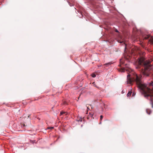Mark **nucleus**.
<instances>
[{
    "instance_id": "f257e3e1",
    "label": "nucleus",
    "mask_w": 153,
    "mask_h": 153,
    "mask_svg": "<svg viewBox=\"0 0 153 153\" xmlns=\"http://www.w3.org/2000/svg\"><path fill=\"white\" fill-rule=\"evenodd\" d=\"M131 76V74H128L127 76V84L131 85L135 82L144 97L150 100L152 107L153 108V82L150 83V88H149L141 80V75H138L136 74L133 77Z\"/></svg>"
},
{
    "instance_id": "f03ea898",
    "label": "nucleus",
    "mask_w": 153,
    "mask_h": 153,
    "mask_svg": "<svg viewBox=\"0 0 153 153\" xmlns=\"http://www.w3.org/2000/svg\"><path fill=\"white\" fill-rule=\"evenodd\" d=\"M137 63L136 68L139 69L144 76H148L152 73L153 69L149 60H146L143 57H141L138 59Z\"/></svg>"
},
{
    "instance_id": "7ed1b4c3",
    "label": "nucleus",
    "mask_w": 153,
    "mask_h": 153,
    "mask_svg": "<svg viewBox=\"0 0 153 153\" xmlns=\"http://www.w3.org/2000/svg\"><path fill=\"white\" fill-rule=\"evenodd\" d=\"M146 111L147 114H150L152 112L149 109H147L146 110Z\"/></svg>"
},
{
    "instance_id": "20e7f679",
    "label": "nucleus",
    "mask_w": 153,
    "mask_h": 153,
    "mask_svg": "<svg viewBox=\"0 0 153 153\" xmlns=\"http://www.w3.org/2000/svg\"><path fill=\"white\" fill-rule=\"evenodd\" d=\"M150 37V36L149 35H147L145 36L144 37V39H148Z\"/></svg>"
},
{
    "instance_id": "39448f33",
    "label": "nucleus",
    "mask_w": 153,
    "mask_h": 153,
    "mask_svg": "<svg viewBox=\"0 0 153 153\" xmlns=\"http://www.w3.org/2000/svg\"><path fill=\"white\" fill-rule=\"evenodd\" d=\"M112 64V63H111V62H108V63H105V64H104V65H106V66H107L108 65H110Z\"/></svg>"
},
{
    "instance_id": "423d86ee",
    "label": "nucleus",
    "mask_w": 153,
    "mask_h": 153,
    "mask_svg": "<svg viewBox=\"0 0 153 153\" xmlns=\"http://www.w3.org/2000/svg\"><path fill=\"white\" fill-rule=\"evenodd\" d=\"M126 70V69L124 68H121L120 70V71L121 72H124L125 71V70Z\"/></svg>"
},
{
    "instance_id": "0eeeda50",
    "label": "nucleus",
    "mask_w": 153,
    "mask_h": 153,
    "mask_svg": "<svg viewBox=\"0 0 153 153\" xmlns=\"http://www.w3.org/2000/svg\"><path fill=\"white\" fill-rule=\"evenodd\" d=\"M131 93H132V92L131 91H129L128 93L127 94V96L129 97L130 95H131Z\"/></svg>"
},
{
    "instance_id": "6e6552de",
    "label": "nucleus",
    "mask_w": 153,
    "mask_h": 153,
    "mask_svg": "<svg viewBox=\"0 0 153 153\" xmlns=\"http://www.w3.org/2000/svg\"><path fill=\"white\" fill-rule=\"evenodd\" d=\"M149 41L152 44H153V39L152 38V37H151V39H149Z\"/></svg>"
},
{
    "instance_id": "1a4fd4ad",
    "label": "nucleus",
    "mask_w": 153,
    "mask_h": 153,
    "mask_svg": "<svg viewBox=\"0 0 153 153\" xmlns=\"http://www.w3.org/2000/svg\"><path fill=\"white\" fill-rule=\"evenodd\" d=\"M91 75L94 78L96 76V75L94 73L92 74Z\"/></svg>"
},
{
    "instance_id": "9d476101",
    "label": "nucleus",
    "mask_w": 153,
    "mask_h": 153,
    "mask_svg": "<svg viewBox=\"0 0 153 153\" xmlns=\"http://www.w3.org/2000/svg\"><path fill=\"white\" fill-rule=\"evenodd\" d=\"M53 128V127H48V129H52Z\"/></svg>"
},
{
    "instance_id": "9b49d317",
    "label": "nucleus",
    "mask_w": 153,
    "mask_h": 153,
    "mask_svg": "<svg viewBox=\"0 0 153 153\" xmlns=\"http://www.w3.org/2000/svg\"><path fill=\"white\" fill-rule=\"evenodd\" d=\"M21 126L22 127H25V124H22L21 125Z\"/></svg>"
},
{
    "instance_id": "f8f14e48",
    "label": "nucleus",
    "mask_w": 153,
    "mask_h": 153,
    "mask_svg": "<svg viewBox=\"0 0 153 153\" xmlns=\"http://www.w3.org/2000/svg\"><path fill=\"white\" fill-rule=\"evenodd\" d=\"M65 112H61L60 113V114L61 115L63 114H65Z\"/></svg>"
},
{
    "instance_id": "ddd939ff",
    "label": "nucleus",
    "mask_w": 153,
    "mask_h": 153,
    "mask_svg": "<svg viewBox=\"0 0 153 153\" xmlns=\"http://www.w3.org/2000/svg\"><path fill=\"white\" fill-rule=\"evenodd\" d=\"M103 117L102 115H101L100 116V119L101 120Z\"/></svg>"
},
{
    "instance_id": "4468645a",
    "label": "nucleus",
    "mask_w": 153,
    "mask_h": 153,
    "mask_svg": "<svg viewBox=\"0 0 153 153\" xmlns=\"http://www.w3.org/2000/svg\"><path fill=\"white\" fill-rule=\"evenodd\" d=\"M115 31L116 32L119 33V31H118V30L117 29H116L115 30Z\"/></svg>"
},
{
    "instance_id": "2eb2a0df",
    "label": "nucleus",
    "mask_w": 153,
    "mask_h": 153,
    "mask_svg": "<svg viewBox=\"0 0 153 153\" xmlns=\"http://www.w3.org/2000/svg\"><path fill=\"white\" fill-rule=\"evenodd\" d=\"M118 42H119L120 43H122V42H123V41H118Z\"/></svg>"
},
{
    "instance_id": "dca6fc26",
    "label": "nucleus",
    "mask_w": 153,
    "mask_h": 153,
    "mask_svg": "<svg viewBox=\"0 0 153 153\" xmlns=\"http://www.w3.org/2000/svg\"><path fill=\"white\" fill-rule=\"evenodd\" d=\"M30 116V115H29L28 116V117H29Z\"/></svg>"
},
{
    "instance_id": "f3484780",
    "label": "nucleus",
    "mask_w": 153,
    "mask_h": 153,
    "mask_svg": "<svg viewBox=\"0 0 153 153\" xmlns=\"http://www.w3.org/2000/svg\"><path fill=\"white\" fill-rule=\"evenodd\" d=\"M66 103L65 102L64 103V104H66Z\"/></svg>"
},
{
    "instance_id": "a211bd4d",
    "label": "nucleus",
    "mask_w": 153,
    "mask_h": 153,
    "mask_svg": "<svg viewBox=\"0 0 153 153\" xmlns=\"http://www.w3.org/2000/svg\"><path fill=\"white\" fill-rule=\"evenodd\" d=\"M134 95V93H133V95Z\"/></svg>"
}]
</instances>
